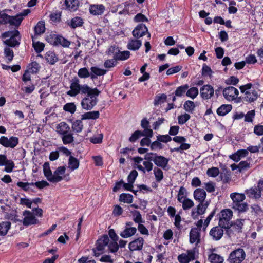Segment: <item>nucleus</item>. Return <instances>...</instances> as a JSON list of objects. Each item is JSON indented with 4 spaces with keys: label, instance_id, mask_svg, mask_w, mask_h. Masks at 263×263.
Instances as JSON below:
<instances>
[{
    "label": "nucleus",
    "instance_id": "nucleus-41",
    "mask_svg": "<svg viewBox=\"0 0 263 263\" xmlns=\"http://www.w3.org/2000/svg\"><path fill=\"white\" fill-rule=\"evenodd\" d=\"M46 60L50 64H54L58 60L55 54L51 51H49L46 53Z\"/></svg>",
    "mask_w": 263,
    "mask_h": 263
},
{
    "label": "nucleus",
    "instance_id": "nucleus-32",
    "mask_svg": "<svg viewBox=\"0 0 263 263\" xmlns=\"http://www.w3.org/2000/svg\"><path fill=\"white\" fill-rule=\"evenodd\" d=\"M11 224L9 221H4L0 223V236H5L7 234Z\"/></svg>",
    "mask_w": 263,
    "mask_h": 263
},
{
    "label": "nucleus",
    "instance_id": "nucleus-21",
    "mask_svg": "<svg viewBox=\"0 0 263 263\" xmlns=\"http://www.w3.org/2000/svg\"><path fill=\"white\" fill-rule=\"evenodd\" d=\"M70 130V128L69 126L64 122H60L56 126V131L61 136L68 133Z\"/></svg>",
    "mask_w": 263,
    "mask_h": 263
},
{
    "label": "nucleus",
    "instance_id": "nucleus-52",
    "mask_svg": "<svg viewBox=\"0 0 263 263\" xmlns=\"http://www.w3.org/2000/svg\"><path fill=\"white\" fill-rule=\"evenodd\" d=\"M39 65L36 62H33L28 66L27 70L31 73H36L39 70Z\"/></svg>",
    "mask_w": 263,
    "mask_h": 263
},
{
    "label": "nucleus",
    "instance_id": "nucleus-50",
    "mask_svg": "<svg viewBox=\"0 0 263 263\" xmlns=\"http://www.w3.org/2000/svg\"><path fill=\"white\" fill-rule=\"evenodd\" d=\"M34 36L32 35V39L33 41V46L34 48L35 51L37 53H40L43 50L44 48V44L40 42H34Z\"/></svg>",
    "mask_w": 263,
    "mask_h": 263
},
{
    "label": "nucleus",
    "instance_id": "nucleus-38",
    "mask_svg": "<svg viewBox=\"0 0 263 263\" xmlns=\"http://www.w3.org/2000/svg\"><path fill=\"white\" fill-rule=\"evenodd\" d=\"M119 200L127 203H132L133 200V196L130 194L122 193L120 195Z\"/></svg>",
    "mask_w": 263,
    "mask_h": 263
},
{
    "label": "nucleus",
    "instance_id": "nucleus-62",
    "mask_svg": "<svg viewBox=\"0 0 263 263\" xmlns=\"http://www.w3.org/2000/svg\"><path fill=\"white\" fill-rule=\"evenodd\" d=\"M17 185L22 189V190L25 192H27L29 189L30 185H33V182H18L17 183Z\"/></svg>",
    "mask_w": 263,
    "mask_h": 263
},
{
    "label": "nucleus",
    "instance_id": "nucleus-3",
    "mask_svg": "<svg viewBox=\"0 0 263 263\" xmlns=\"http://www.w3.org/2000/svg\"><path fill=\"white\" fill-rule=\"evenodd\" d=\"M110 243L109 237L107 235H103L99 238L96 242V247L92 249L94 255L96 257L103 254L106 252L105 248L107 247Z\"/></svg>",
    "mask_w": 263,
    "mask_h": 263
},
{
    "label": "nucleus",
    "instance_id": "nucleus-55",
    "mask_svg": "<svg viewBox=\"0 0 263 263\" xmlns=\"http://www.w3.org/2000/svg\"><path fill=\"white\" fill-rule=\"evenodd\" d=\"M219 173V168L215 167H212L210 168H209L206 172L208 176L212 177H216L218 175Z\"/></svg>",
    "mask_w": 263,
    "mask_h": 263
},
{
    "label": "nucleus",
    "instance_id": "nucleus-1",
    "mask_svg": "<svg viewBox=\"0 0 263 263\" xmlns=\"http://www.w3.org/2000/svg\"><path fill=\"white\" fill-rule=\"evenodd\" d=\"M100 91L97 88H92L87 84L81 85L80 80L77 77H73L70 81V90L66 94L74 97L79 94L86 95L81 102L83 108L91 110L97 103V97Z\"/></svg>",
    "mask_w": 263,
    "mask_h": 263
},
{
    "label": "nucleus",
    "instance_id": "nucleus-9",
    "mask_svg": "<svg viewBox=\"0 0 263 263\" xmlns=\"http://www.w3.org/2000/svg\"><path fill=\"white\" fill-rule=\"evenodd\" d=\"M209 205L208 201L199 202L196 209H193L191 212V216L194 219H197L199 215L203 214Z\"/></svg>",
    "mask_w": 263,
    "mask_h": 263
},
{
    "label": "nucleus",
    "instance_id": "nucleus-46",
    "mask_svg": "<svg viewBox=\"0 0 263 263\" xmlns=\"http://www.w3.org/2000/svg\"><path fill=\"white\" fill-rule=\"evenodd\" d=\"M78 76L80 78L86 79L90 76V72L86 67L80 68L78 72Z\"/></svg>",
    "mask_w": 263,
    "mask_h": 263
},
{
    "label": "nucleus",
    "instance_id": "nucleus-26",
    "mask_svg": "<svg viewBox=\"0 0 263 263\" xmlns=\"http://www.w3.org/2000/svg\"><path fill=\"white\" fill-rule=\"evenodd\" d=\"M54 45H60L64 47H68L70 45V41L61 35H57L54 39Z\"/></svg>",
    "mask_w": 263,
    "mask_h": 263
},
{
    "label": "nucleus",
    "instance_id": "nucleus-28",
    "mask_svg": "<svg viewBox=\"0 0 263 263\" xmlns=\"http://www.w3.org/2000/svg\"><path fill=\"white\" fill-rule=\"evenodd\" d=\"M245 99L247 101L252 102L255 101L258 97L257 92L255 90H250L245 92Z\"/></svg>",
    "mask_w": 263,
    "mask_h": 263
},
{
    "label": "nucleus",
    "instance_id": "nucleus-8",
    "mask_svg": "<svg viewBox=\"0 0 263 263\" xmlns=\"http://www.w3.org/2000/svg\"><path fill=\"white\" fill-rule=\"evenodd\" d=\"M30 12L29 9L24 10L21 13L15 16H10L9 24L15 27H18L21 24L24 17L27 15Z\"/></svg>",
    "mask_w": 263,
    "mask_h": 263
},
{
    "label": "nucleus",
    "instance_id": "nucleus-2",
    "mask_svg": "<svg viewBox=\"0 0 263 263\" xmlns=\"http://www.w3.org/2000/svg\"><path fill=\"white\" fill-rule=\"evenodd\" d=\"M233 201L232 208L239 213H244L249 209L248 204L245 202L246 196L244 194L239 193H232L230 195Z\"/></svg>",
    "mask_w": 263,
    "mask_h": 263
},
{
    "label": "nucleus",
    "instance_id": "nucleus-31",
    "mask_svg": "<svg viewBox=\"0 0 263 263\" xmlns=\"http://www.w3.org/2000/svg\"><path fill=\"white\" fill-rule=\"evenodd\" d=\"M100 113L99 111H92L86 112L82 115V120L97 119L99 118Z\"/></svg>",
    "mask_w": 263,
    "mask_h": 263
},
{
    "label": "nucleus",
    "instance_id": "nucleus-48",
    "mask_svg": "<svg viewBox=\"0 0 263 263\" xmlns=\"http://www.w3.org/2000/svg\"><path fill=\"white\" fill-rule=\"evenodd\" d=\"M4 54L7 59V63L11 62L14 57L13 50L9 47H6L4 49Z\"/></svg>",
    "mask_w": 263,
    "mask_h": 263
},
{
    "label": "nucleus",
    "instance_id": "nucleus-56",
    "mask_svg": "<svg viewBox=\"0 0 263 263\" xmlns=\"http://www.w3.org/2000/svg\"><path fill=\"white\" fill-rule=\"evenodd\" d=\"M133 214L134 216L133 220L136 223H138L139 224V223H142L144 222L142 218L141 215L139 211H135L133 212Z\"/></svg>",
    "mask_w": 263,
    "mask_h": 263
},
{
    "label": "nucleus",
    "instance_id": "nucleus-58",
    "mask_svg": "<svg viewBox=\"0 0 263 263\" xmlns=\"http://www.w3.org/2000/svg\"><path fill=\"white\" fill-rule=\"evenodd\" d=\"M191 118L189 114L185 113L184 115L179 116L178 117V123L180 125H182L186 123Z\"/></svg>",
    "mask_w": 263,
    "mask_h": 263
},
{
    "label": "nucleus",
    "instance_id": "nucleus-16",
    "mask_svg": "<svg viewBox=\"0 0 263 263\" xmlns=\"http://www.w3.org/2000/svg\"><path fill=\"white\" fill-rule=\"evenodd\" d=\"M144 239L142 237H138L131 241L128 245L129 250L131 251H140L143 248Z\"/></svg>",
    "mask_w": 263,
    "mask_h": 263
},
{
    "label": "nucleus",
    "instance_id": "nucleus-57",
    "mask_svg": "<svg viewBox=\"0 0 263 263\" xmlns=\"http://www.w3.org/2000/svg\"><path fill=\"white\" fill-rule=\"evenodd\" d=\"M91 72L94 73L97 76H103L106 73V70L101 69L96 66L91 67L90 68Z\"/></svg>",
    "mask_w": 263,
    "mask_h": 263
},
{
    "label": "nucleus",
    "instance_id": "nucleus-17",
    "mask_svg": "<svg viewBox=\"0 0 263 263\" xmlns=\"http://www.w3.org/2000/svg\"><path fill=\"white\" fill-rule=\"evenodd\" d=\"M65 166L58 167L54 172L52 178L50 179L51 182L57 183L63 180L62 175L65 174Z\"/></svg>",
    "mask_w": 263,
    "mask_h": 263
},
{
    "label": "nucleus",
    "instance_id": "nucleus-37",
    "mask_svg": "<svg viewBox=\"0 0 263 263\" xmlns=\"http://www.w3.org/2000/svg\"><path fill=\"white\" fill-rule=\"evenodd\" d=\"M45 31V26L44 22L42 21L39 22L34 27V36L42 34Z\"/></svg>",
    "mask_w": 263,
    "mask_h": 263
},
{
    "label": "nucleus",
    "instance_id": "nucleus-5",
    "mask_svg": "<svg viewBox=\"0 0 263 263\" xmlns=\"http://www.w3.org/2000/svg\"><path fill=\"white\" fill-rule=\"evenodd\" d=\"M245 258L246 253L243 249L238 248L230 254L228 261L229 263H241Z\"/></svg>",
    "mask_w": 263,
    "mask_h": 263
},
{
    "label": "nucleus",
    "instance_id": "nucleus-14",
    "mask_svg": "<svg viewBox=\"0 0 263 263\" xmlns=\"http://www.w3.org/2000/svg\"><path fill=\"white\" fill-rule=\"evenodd\" d=\"M223 229L219 225L214 227L211 229L209 235L213 240L215 241L219 240L223 235Z\"/></svg>",
    "mask_w": 263,
    "mask_h": 263
},
{
    "label": "nucleus",
    "instance_id": "nucleus-22",
    "mask_svg": "<svg viewBox=\"0 0 263 263\" xmlns=\"http://www.w3.org/2000/svg\"><path fill=\"white\" fill-rule=\"evenodd\" d=\"M105 10L104 5H91L89 7L90 13L93 15H99L103 14Z\"/></svg>",
    "mask_w": 263,
    "mask_h": 263
},
{
    "label": "nucleus",
    "instance_id": "nucleus-63",
    "mask_svg": "<svg viewBox=\"0 0 263 263\" xmlns=\"http://www.w3.org/2000/svg\"><path fill=\"white\" fill-rule=\"evenodd\" d=\"M120 52V50H119L118 48L115 46H110L108 50L106 52V53L108 55H111L113 54L114 55H118L119 52Z\"/></svg>",
    "mask_w": 263,
    "mask_h": 263
},
{
    "label": "nucleus",
    "instance_id": "nucleus-51",
    "mask_svg": "<svg viewBox=\"0 0 263 263\" xmlns=\"http://www.w3.org/2000/svg\"><path fill=\"white\" fill-rule=\"evenodd\" d=\"M140 130H136L134 132L129 138L130 142H134L141 136H145V135Z\"/></svg>",
    "mask_w": 263,
    "mask_h": 263
},
{
    "label": "nucleus",
    "instance_id": "nucleus-6",
    "mask_svg": "<svg viewBox=\"0 0 263 263\" xmlns=\"http://www.w3.org/2000/svg\"><path fill=\"white\" fill-rule=\"evenodd\" d=\"M23 215L24 216L22 219V223L25 226L34 225L39 224V220L36 218L33 213L30 211L25 210L23 212Z\"/></svg>",
    "mask_w": 263,
    "mask_h": 263
},
{
    "label": "nucleus",
    "instance_id": "nucleus-13",
    "mask_svg": "<svg viewBox=\"0 0 263 263\" xmlns=\"http://www.w3.org/2000/svg\"><path fill=\"white\" fill-rule=\"evenodd\" d=\"M12 34L11 35L9 39L6 40L4 43L5 44L9 47H14L16 46L20 45V41L21 37L20 36V32L18 30H15L11 33Z\"/></svg>",
    "mask_w": 263,
    "mask_h": 263
},
{
    "label": "nucleus",
    "instance_id": "nucleus-10",
    "mask_svg": "<svg viewBox=\"0 0 263 263\" xmlns=\"http://www.w3.org/2000/svg\"><path fill=\"white\" fill-rule=\"evenodd\" d=\"M18 143V138L16 137L12 136L8 138L5 136H2L0 138V144L5 147L14 148Z\"/></svg>",
    "mask_w": 263,
    "mask_h": 263
},
{
    "label": "nucleus",
    "instance_id": "nucleus-47",
    "mask_svg": "<svg viewBox=\"0 0 263 263\" xmlns=\"http://www.w3.org/2000/svg\"><path fill=\"white\" fill-rule=\"evenodd\" d=\"M243 222L244 219H238L236 221L232 222V226L234 227L237 232H241L243 226Z\"/></svg>",
    "mask_w": 263,
    "mask_h": 263
},
{
    "label": "nucleus",
    "instance_id": "nucleus-33",
    "mask_svg": "<svg viewBox=\"0 0 263 263\" xmlns=\"http://www.w3.org/2000/svg\"><path fill=\"white\" fill-rule=\"evenodd\" d=\"M61 137L64 144H71L74 141V137L71 130L66 134L61 136Z\"/></svg>",
    "mask_w": 263,
    "mask_h": 263
},
{
    "label": "nucleus",
    "instance_id": "nucleus-11",
    "mask_svg": "<svg viewBox=\"0 0 263 263\" xmlns=\"http://www.w3.org/2000/svg\"><path fill=\"white\" fill-rule=\"evenodd\" d=\"M146 33L148 34V37H151V34L148 32V29L143 24L138 25L132 32L133 36L136 39H139L144 35Z\"/></svg>",
    "mask_w": 263,
    "mask_h": 263
},
{
    "label": "nucleus",
    "instance_id": "nucleus-44",
    "mask_svg": "<svg viewBox=\"0 0 263 263\" xmlns=\"http://www.w3.org/2000/svg\"><path fill=\"white\" fill-rule=\"evenodd\" d=\"M186 196L187 192L186 189L183 186H181L177 194V200L178 202H181V200L184 198H187Z\"/></svg>",
    "mask_w": 263,
    "mask_h": 263
},
{
    "label": "nucleus",
    "instance_id": "nucleus-64",
    "mask_svg": "<svg viewBox=\"0 0 263 263\" xmlns=\"http://www.w3.org/2000/svg\"><path fill=\"white\" fill-rule=\"evenodd\" d=\"M254 133L257 136L263 135V125H255L254 127Z\"/></svg>",
    "mask_w": 263,
    "mask_h": 263
},
{
    "label": "nucleus",
    "instance_id": "nucleus-60",
    "mask_svg": "<svg viewBox=\"0 0 263 263\" xmlns=\"http://www.w3.org/2000/svg\"><path fill=\"white\" fill-rule=\"evenodd\" d=\"M167 97L165 94H162L160 96H157L154 100V105H158L163 102L166 100Z\"/></svg>",
    "mask_w": 263,
    "mask_h": 263
},
{
    "label": "nucleus",
    "instance_id": "nucleus-59",
    "mask_svg": "<svg viewBox=\"0 0 263 263\" xmlns=\"http://www.w3.org/2000/svg\"><path fill=\"white\" fill-rule=\"evenodd\" d=\"M10 16L5 13L0 12V23L2 24H9Z\"/></svg>",
    "mask_w": 263,
    "mask_h": 263
},
{
    "label": "nucleus",
    "instance_id": "nucleus-12",
    "mask_svg": "<svg viewBox=\"0 0 263 263\" xmlns=\"http://www.w3.org/2000/svg\"><path fill=\"white\" fill-rule=\"evenodd\" d=\"M239 95L237 89L233 86H228L223 90V95L226 99L229 101L235 100Z\"/></svg>",
    "mask_w": 263,
    "mask_h": 263
},
{
    "label": "nucleus",
    "instance_id": "nucleus-18",
    "mask_svg": "<svg viewBox=\"0 0 263 263\" xmlns=\"http://www.w3.org/2000/svg\"><path fill=\"white\" fill-rule=\"evenodd\" d=\"M154 163L158 167H161L163 170H167V166L168 163V159L164 156H159L157 155L155 156Z\"/></svg>",
    "mask_w": 263,
    "mask_h": 263
},
{
    "label": "nucleus",
    "instance_id": "nucleus-24",
    "mask_svg": "<svg viewBox=\"0 0 263 263\" xmlns=\"http://www.w3.org/2000/svg\"><path fill=\"white\" fill-rule=\"evenodd\" d=\"M142 45L141 40L136 39H130L127 45V47L129 50L136 51L138 50Z\"/></svg>",
    "mask_w": 263,
    "mask_h": 263
},
{
    "label": "nucleus",
    "instance_id": "nucleus-40",
    "mask_svg": "<svg viewBox=\"0 0 263 263\" xmlns=\"http://www.w3.org/2000/svg\"><path fill=\"white\" fill-rule=\"evenodd\" d=\"M81 120H77L72 125V129L73 131L76 133H80L82 130L83 125Z\"/></svg>",
    "mask_w": 263,
    "mask_h": 263
},
{
    "label": "nucleus",
    "instance_id": "nucleus-43",
    "mask_svg": "<svg viewBox=\"0 0 263 263\" xmlns=\"http://www.w3.org/2000/svg\"><path fill=\"white\" fill-rule=\"evenodd\" d=\"M154 174L156 180L157 182H160L164 177L162 171L158 167H155L154 168Z\"/></svg>",
    "mask_w": 263,
    "mask_h": 263
},
{
    "label": "nucleus",
    "instance_id": "nucleus-35",
    "mask_svg": "<svg viewBox=\"0 0 263 263\" xmlns=\"http://www.w3.org/2000/svg\"><path fill=\"white\" fill-rule=\"evenodd\" d=\"M79 166V161L72 156H70L68 160V167L71 170L74 171L77 169Z\"/></svg>",
    "mask_w": 263,
    "mask_h": 263
},
{
    "label": "nucleus",
    "instance_id": "nucleus-53",
    "mask_svg": "<svg viewBox=\"0 0 263 263\" xmlns=\"http://www.w3.org/2000/svg\"><path fill=\"white\" fill-rule=\"evenodd\" d=\"M198 93L199 92L198 88L194 87L187 90L186 95L187 97L194 99L197 97V96L198 95Z\"/></svg>",
    "mask_w": 263,
    "mask_h": 263
},
{
    "label": "nucleus",
    "instance_id": "nucleus-30",
    "mask_svg": "<svg viewBox=\"0 0 263 263\" xmlns=\"http://www.w3.org/2000/svg\"><path fill=\"white\" fill-rule=\"evenodd\" d=\"M84 23L83 20L79 16H76L71 20L68 24L72 28H76L82 26Z\"/></svg>",
    "mask_w": 263,
    "mask_h": 263
},
{
    "label": "nucleus",
    "instance_id": "nucleus-20",
    "mask_svg": "<svg viewBox=\"0 0 263 263\" xmlns=\"http://www.w3.org/2000/svg\"><path fill=\"white\" fill-rule=\"evenodd\" d=\"M141 126L142 128L144 129L143 133L146 137H152L153 136V131L150 129L149 127V122L147 120L146 118L143 119L141 121Z\"/></svg>",
    "mask_w": 263,
    "mask_h": 263
},
{
    "label": "nucleus",
    "instance_id": "nucleus-39",
    "mask_svg": "<svg viewBox=\"0 0 263 263\" xmlns=\"http://www.w3.org/2000/svg\"><path fill=\"white\" fill-rule=\"evenodd\" d=\"M183 107L186 111L193 113L196 106L194 102L188 100L185 102Z\"/></svg>",
    "mask_w": 263,
    "mask_h": 263
},
{
    "label": "nucleus",
    "instance_id": "nucleus-19",
    "mask_svg": "<svg viewBox=\"0 0 263 263\" xmlns=\"http://www.w3.org/2000/svg\"><path fill=\"white\" fill-rule=\"evenodd\" d=\"M200 241V230L197 228H193L190 232V242L191 243L198 244Z\"/></svg>",
    "mask_w": 263,
    "mask_h": 263
},
{
    "label": "nucleus",
    "instance_id": "nucleus-45",
    "mask_svg": "<svg viewBox=\"0 0 263 263\" xmlns=\"http://www.w3.org/2000/svg\"><path fill=\"white\" fill-rule=\"evenodd\" d=\"M118 60L116 58L115 55H113V59L107 60L104 62V66L105 68H110L114 67L117 65V60Z\"/></svg>",
    "mask_w": 263,
    "mask_h": 263
},
{
    "label": "nucleus",
    "instance_id": "nucleus-36",
    "mask_svg": "<svg viewBox=\"0 0 263 263\" xmlns=\"http://www.w3.org/2000/svg\"><path fill=\"white\" fill-rule=\"evenodd\" d=\"M208 260L211 263H222L223 258L216 253H211L209 255Z\"/></svg>",
    "mask_w": 263,
    "mask_h": 263
},
{
    "label": "nucleus",
    "instance_id": "nucleus-27",
    "mask_svg": "<svg viewBox=\"0 0 263 263\" xmlns=\"http://www.w3.org/2000/svg\"><path fill=\"white\" fill-rule=\"evenodd\" d=\"M136 232L137 229L135 227H126L120 235L122 237L126 238L134 235Z\"/></svg>",
    "mask_w": 263,
    "mask_h": 263
},
{
    "label": "nucleus",
    "instance_id": "nucleus-61",
    "mask_svg": "<svg viewBox=\"0 0 263 263\" xmlns=\"http://www.w3.org/2000/svg\"><path fill=\"white\" fill-rule=\"evenodd\" d=\"M130 56V52L129 51H124L118 53V55H115L116 58L118 60H124L127 59Z\"/></svg>",
    "mask_w": 263,
    "mask_h": 263
},
{
    "label": "nucleus",
    "instance_id": "nucleus-42",
    "mask_svg": "<svg viewBox=\"0 0 263 263\" xmlns=\"http://www.w3.org/2000/svg\"><path fill=\"white\" fill-rule=\"evenodd\" d=\"M182 204V208L184 210H188L194 206V202L189 198H184L181 200V202H179Z\"/></svg>",
    "mask_w": 263,
    "mask_h": 263
},
{
    "label": "nucleus",
    "instance_id": "nucleus-15",
    "mask_svg": "<svg viewBox=\"0 0 263 263\" xmlns=\"http://www.w3.org/2000/svg\"><path fill=\"white\" fill-rule=\"evenodd\" d=\"M200 93L203 99H209L213 96L214 90L211 85H204L200 88Z\"/></svg>",
    "mask_w": 263,
    "mask_h": 263
},
{
    "label": "nucleus",
    "instance_id": "nucleus-29",
    "mask_svg": "<svg viewBox=\"0 0 263 263\" xmlns=\"http://www.w3.org/2000/svg\"><path fill=\"white\" fill-rule=\"evenodd\" d=\"M246 193L249 197L255 199H259L261 196V193L258 191L256 187L247 190Z\"/></svg>",
    "mask_w": 263,
    "mask_h": 263
},
{
    "label": "nucleus",
    "instance_id": "nucleus-23",
    "mask_svg": "<svg viewBox=\"0 0 263 263\" xmlns=\"http://www.w3.org/2000/svg\"><path fill=\"white\" fill-rule=\"evenodd\" d=\"M206 193L204 190L202 189H197L194 192V199L199 202L205 201Z\"/></svg>",
    "mask_w": 263,
    "mask_h": 263
},
{
    "label": "nucleus",
    "instance_id": "nucleus-49",
    "mask_svg": "<svg viewBox=\"0 0 263 263\" xmlns=\"http://www.w3.org/2000/svg\"><path fill=\"white\" fill-rule=\"evenodd\" d=\"M188 88L189 85L187 84H185L177 87L175 92V96L178 97L182 96Z\"/></svg>",
    "mask_w": 263,
    "mask_h": 263
},
{
    "label": "nucleus",
    "instance_id": "nucleus-54",
    "mask_svg": "<svg viewBox=\"0 0 263 263\" xmlns=\"http://www.w3.org/2000/svg\"><path fill=\"white\" fill-rule=\"evenodd\" d=\"M63 109L65 111L73 114L76 111V106L74 103H68L64 106Z\"/></svg>",
    "mask_w": 263,
    "mask_h": 263
},
{
    "label": "nucleus",
    "instance_id": "nucleus-4",
    "mask_svg": "<svg viewBox=\"0 0 263 263\" xmlns=\"http://www.w3.org/2000/svg\"><path fill=\"white\" fill-rule=\"evenodd\" d=\"M233 216V212L230 209L223 210L219 218L218 225L224 229H229L232 227V221H231Z\"/></svg>",
    "mask_w": 263,
    "mask_h": 263
},
{
    "label": "nucleus",
    "instance_id": "nucleus-34",
    "mask_svg": "<svg viewBox=\"0 0 263 263\" xmlns=\"http://www.w3.org/2000/svg\"><path fill=\"white\" fill-rule=\"evenodd\" d=\"M232 109V106L231 105H222L217 110V113L219 116H224L229 112Z\"/></svg>",
    "mask_w": 263,
    "mask_h": 263
},
{
    "label": "nucleus",
    "instance_id": "nucleus-25",
    "mask_svg": "<svg viewBox=\"0 0 263 263\" xmlns=\"http://www.w3.org/2000/svg\"><path fill=\"white\" fill-rule=\"evenodd\" d=\"M64 4L66 9L70 11H76L79 6V0H65Z\"/></svg>",
    "mask_w": 263,
    "mask_h": 263
},
{
    "label": "nucleus",
    "instance_id": "nucleus-7",
    "mask_svg": "<svg viewBox=\"0 0 263 263\" xmlns=\"http://www.w3.org/2000/svg\"><path fill=\"white\" fill-rule=\"evenodd\" d=\"M109 237L111 239L108 245V249L111 253H116L119 249V245L117 243L118 240V236L116 234L115 231L114 229H110L108 231Z\"/></svg>",
    "mask_w": 263,
    "mask_h": 263
}]
</instances>
